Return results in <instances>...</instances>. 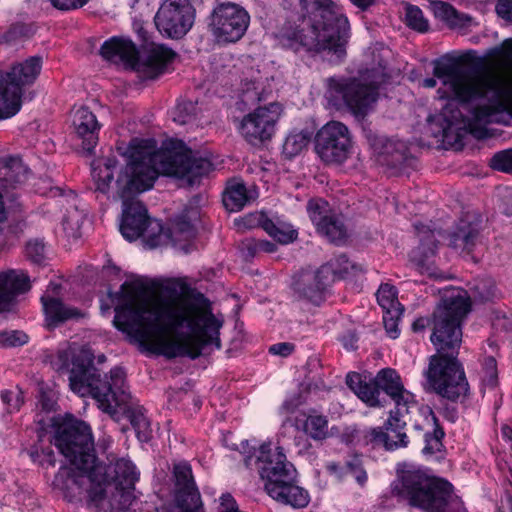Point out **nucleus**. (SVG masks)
<instances>
[{"label": "nucleus", "instance_id": "nucleus-1", "mask_svg": "<svg viewBox=\"0 0 512 512\" xmlns=\"http://www.w3.org/2000/svg\"><path fill=\"white\" fill-rule=\"evenodd\" d=\"M113 322L143 350L167 358L195 359L209 348H220L223 321L212 313L207 298L184 290L157 295L141 278L122 284Z\"/></svg>", "mask_w": 512, "mask_h": 512}, {"label": "nucleus", "instance_id": "nucleus-2", "mask_svg": "<svg viewBox=\"0 0 512 512\" xmlns=\"http://www.w3.org/2000/svg\"><path fill=\"white\" fill-rule=\"evenodd\" d=\"M501 73L465 69L461 58L444 56L434 62L433 75L422 81L425 88H437L439 101H446L440 113L429 117L438 126L433 134L447 138L462 131L478 134L488 123L507 124L512 119V38L489 52Z\"/></svg>", "mask_w": 512, "mask_h": 512}, {"label": "nucleus", "instance_id": "nucleus-3", "mask_svg": "<svg viewBox=\"0 0 512 512\" xmlns=\"http://www.w3.org/2000/svg\"><path fill=\"white\" fill-rule=\"evenodd\" d=\"M117 152L125 165L118 169L114 158L95 159L91 175L98 191L107 194L114 189L123 200L122 236L128 241L143 236L147 245L148 226L157 220L148 217L143 203L132 199L150 190L160 174L193 185L212 169V163L196 156L178 140H167L158 148L154 140L133 139L127 146H118Z\"/></svg>", "mask_w": 512, "mask_h": 512}, {"label": "nucleus", "instance_id": "nucleus-4", "mask_svg": "<svg viewBox=\"0 0 512 512\" xmlns=\"http://www.w3.org/2000/svg\"><path fill=\"white\" fill-rule=\"evenodd\" d=\"M92 362L91 350L75 345L60 349L52 360L57 370H70V388L74 393L81 397L91 395L99 408L112 416H126L139 440L148 441L151 435L150 423L143 407L126 391L123 369L113 368L109 379L102 380Z\"/></svg>", "mask_w": 512, "mask_h": 512}, {"label": "nucleus", "instance_id": "nucleus-5", "mask_svg": "<svg viewBox=\"0 0 512 512\" xmlns=\"http://www.w3.org/2000/svg\"><path fill=\"white\" fill-rule=\"evenodd\" d=\"M470 309L465 290H445L441 303L434 312L431 341L437 354L431 356L425 371L426 386L443 398L455 401L465 397L469 390L465 372L456 356L462 341L461 322Z\"/></svg>", "mask_w": 512, "mask_h": 512}, {"label": "nucleus", "instance_id": "nucleus-6", "mask_svg": "<svg viewBox=\"0 0 512 512\" xmlns=\"http://www.w3.org/2000/svg\"><path fill=\"white\" fill-rule=\"evenodd\" d=\"M303 15L286 22L276 37L279 44L294 51H329L338 58L345 54L350 38L349 20L333 0H300Z\"/></svg>", "mask_w": 512, "mask_h": 512}, {"label": "nucleus", "instance_id": "nucleus-7", "mask_svg": "<svg viewBox=\"0 0 512 512\" xmlns=\"http://www.w3.org/2000/svg\"><path fill=\"white\" fill-rule=\"evenodd\" d=\"M53 443L60 453L80 471L79 475H69L66 468L61 469L55 476L53 485L72 497L80 496L82 485L85 482L93 485V475L98 470L92 453L93 440L89 425L72 415H66L56 423Z\"/></svg>", "mask_w": 512, "mask_h": 512}, {"label": "nucleus", "instance_id": "nucleus-8", "mask_svg": "<svg viewBox=\"0 0 512 512\" xmlns=\"http://www.w3.org/2000/svg\"><path fill=\"white\" fill-rule=\"evenodd\" d=\"M397 474L394 491L411 506L424 512H466L449 482L430 476L414 464H399Z\"/></svg>", "mask_w": 512, "mask_h": 512}, {"label": "nucleus", "instance_id": "nucleus-9", "mask_svg": "<svg viewBox=\"0 0 512 512\" xmlns=\"http://www.w3.org/2000/svg\"><path fill=\"white\" fill-rule=\"evenodd\" d=\"M245 463L248 467L257 466L265 482L264 488L271 498L294 508L308 505L309 494L294 484L296 470L293 464L287 461L281 447L272 449L270 443H263L254 450L253 455L246 457Z\"/></svg>", "mask_w": 512, "mask_h": 512}, {"label": "nucleus", "instance_id": "nucleus-10", "mask_svg": "<svg viewBox=\"0 0 512 512\" xmlns=\"http://www.w3.org/2000/svg\"><path fill=\"white\" fill-rule=\"evenodd\" d=\"M383 71L363 73L359 78H330L326 98L338 109L347 108L356 116L365 115L378 97V86L384 82Z\"/></svg>", "mask_w": 512, "mask_h": 512}, {"label": "nucleus", "instance_id": "nucleus-11", "mask_svg": "<svg viewBox=\"0 0 512 512\" xmlns=\"http://www.w3.org/2000/svg\"><path fill=\"white\" fill-rule=\"evenodd\" d=\"M100 53L105 60L133 68L148 79H153L162 73L166 64L174 56L171 49L163 45H152L147 55L139 61L135 44L123 36H114L106 40L101 46Z\"/></svg>", "mask_w": 512, "mask_h": 512}, {"label": "nucleus", "instance_id": "nucleus-12", "mask_svg": "<svg viewBox=\"0 0 512 512\" xmlns=\"http://www.w3.org/2000/svg\"><path fill=\"white\" fill-rule=\"evenodd\" d=\"M42 67L40 57H30L12 66L0 85V119L16 115L21 108L23 89L34 83Z\"/></svg>", "mask_w": 512, "mask_h": 512}, {"label": "nucleus", "instance_id": "nucleus-13", "mask_svg": "<svg viewBox=\"0 0 512 512\" xmlns=\"http://www.w3.org/2000/svg\"><path fill=\"white\" fill-rule=\"evenodd\" d=\"M389 396L394 400L396 408L395 411L390 412V417L385 423V431L381 428H371L366 437L373 443L383 444L388 450H394L407 446V435L404 432L406 420L404 418L412 409L416 408L417 403L414 395L404 387Z\"/></svg>", "mask_w": 512, "mask_h": 512}, {"label": "nucleus", "instance_id": "nucleus-14", "mask_svg": "<svg viewBox=\"0 0 512 512\" xmlns=\"http://www.w3.org/2000/svg\"><path fill=\"white\" fill-rule=\"evenodd\" d=\"M198 217L195 209H189L174 218L168 227L164 228L160 221H152L148 226L147 246L156 248L171 245L175 249L188 253L191 250L195 229L193 221Z\"/></svg>", "mask_w": 512, "mask_h": 512}, {"label": "nucleus", "instance_id": "nucleus-15", "mask_svg": "<svg viewBox=\"0 0 512 512\" xmlns=\"http://www.w3.org/2000/svg\"><path fill=\"white\" fill-rule=\"evenodd\" d=\"M198 217L195 209H189L174 218L168 227L164 228L160 221H152L148 226L147 246L156 248L171 245L175 249L188 253L191 250L195 229L193 221Z\"/></svg>", "mask_w": 512, "mask_h": 512}, {"label": "nucleus", "instance_id": "nucleus-16", "mask_svg": "<svg viewBox=\"0 0 512 512\" xmlns=\"http://www.w3.org/2000/svg\"><path fill=\"white\" fill-rule=\"evenodd\" d=\"M250 15L239 4L227 1L217 3L211 13L210 31L219 43H234L246 33Z\"/></svg>", "mask_w": 512, "mask_h": 512}, {"label": "nucleus", "instance_id": "nucleus-17", "mask_svg": "<svg viewBox=\"0 0 512 512\" xmlns=\"http://www.w3.org/2000/svg\"><path fill=\"white\" fill-rule=\"evenodd\" d=\"M194 21L192 0H163L154 16L156 29L169 39L183 38L193 27Z\"/></svg>", "mask_w": 512, "mask_h": 512}, {"label": "nucleus", "instance_id": "nucleus-18", "mask_svg": "<svg viewBox=\"0 0 512 512\" xmlns=\"http://www.w3.org/2000/svg\"><path fill=\"white\" fill-rule=\"evenodd\" d=\"M353 141L346 125L339 121H329L316 135L315 150L327 164H342L352 154Z\"/></svg>", "mask_w": 512, "mask_h": 512}, {"label": "nucleus", "instance_id": "nucleus-19", "mask_svg": "<svg viewBox=\"0 0 512 512\" xmlns=\"http://www.w3.org/2000/svg\"><path fill=\"white\" fill-rule=\"evenodd\" d=\"M282 114L283 107L280 103L271 102L258 106L243 116L238 131L251 144L267 141L275 134Z\"/></svg>", "mask_w": 512, "mask_h": 512}, {"label": "nucleus", "instance_id": "nucleus-20", "mask_svg": "<svg viewBox=\"0 0 512 512\" xmlns=\"http://www.w3.org/2000/svg\"><path fill=\"white\" fill-rule=\"evenodd\" d=\"M346 384L359 399L371 407L381 404L379 389L390 395L403 388L400 376L395 370L389 368L379 371L373 382H367L358 373H349L346 376Z\"/></svg>", "mask_w": 512, "mask_h": 512}, {"label": "nucleus", "instance_id": "nucleus-21", "mask_svg": "<svg viewBox=\"0 0 512 512\" xmlns=\"http://www.w3.org/2000/svg\"><path fill=\"white\" fill-rule=\"evenodd\" d=\"M358 270H361L360 267L352 264L346 256L341 255L321 266L315 274H305L303 277L304 282L313 279L315 283L313 286L303 288L302 293L310 301L319 303L322 299V291L328 282L336 277H345L351 273H356Z\"/></svg>", "mask_w": 512, "mask_h": 512}, {"label": "nucleus", "instance_id": "nucleus-22", "mask_svg": "<svg viewBox=\"0 0 512 512\" xmlns=\"http://www.w3.org/2000/svg\"><path fill=\"white\" fill-rule=\"evenodd\" d=\"M28 175V168L19 157L4 156L0 158V194L6 201L15 203Z\"/></svg>", "mask_w": 512, "mask_h": 512}, {"label": "nucleus", "instance_id": "nucleus-23", "mask_svg": "<svg viewBox=\"0 0 512 512\" xmlns=\"http://www.w3.org/2000/svg\"><path fill=\"white\" fill-rule=\"evenodd\" d=\"M174 475L180 491L177 495L179 507L186 512H201L200 494L192 478L191 466L187 462H179L174 466Z\"/></svg>", "mask_w": 512, "mask_h": 512}, {"label": "nucleus", "instance_id": "nucleus-24", "mask_svg": "<svg viewBox=\"0 0 512 512\" xmlns=\"http://www.w3.org/2000/svg\"><path fill=\"white\" fill-rule=\"evenodd\" d=\"M30 289L28 275L22 270L0 272V311L8 308L12 299Z\"/></svg>", "mask_w": 512, "mask_h": 512}, {"label": "nucleus", "instance_id": "nucleus-25", "mask_svg": "<svg viewBox=\"0 0 512 512\" xmlns=\"http://www.w3.org/2000/svg\"><path fill=\"white\" fill-rule=\"evenodd\" d=\"M72 125L77 135L83 139V148L91 151L97 143V132L100 128L96 116L86 107L74 108Z\"/></svg>", "mask_w": 512, "mask_h": 512}, {"label": "nucleus", "instance_id": "nucleus-26", "mask_svg": "<svg viewBox=\"0 0 512 512\" xmlns=\"http://www.w3.org/2000/svg\"><path fill=\"white\" fill-rule=\"evenodd\" d=\"M56 289V284H50L46 294L41 298L46 321L49 326H56L61 322L82 316V313L78 309L67 306L59 299L49 295L50 291L54 293Z\"/></svg>", "mask_w": 512, "mask_h": 512}, {"label": "nucleus", "instance_id": "nucleus-27", "mask_svg": "<svg viewBox=\"0 0 512 512\" xmlns=\"http://www.w3.org/2000/svg\"><path fill=\"white\" fill-rule=\"evenodd\" d=\"M429 8L436 19L451 29H466L473 25V19L467 14L458 12L451 4L440 0L429 1Z\"/></svg>", "mask_w": 512, "mask_h": 512}, {"label": "nucleus", "instance_id": "nucleus-28", "mask_svg": "<svg viewBox=\"0 0 512 512\" xmlns=\"http://www.w3.org/2000/svg\"><path fill=\"white\" fill-rule=\"evenodd\" d=\"M257 197L258 191L255 186L247 188L241 181L234 180L225 190L223 203L229 211L234 212L242 209Z\"/></svg>", "mask_w": 512, "mask_h": 512}, {"label": "nucleus", "instance_id": "nucleus-29", "mask_svg": "<svg viewBox=\"0 0 512 512\" xmlns=\"http://www.w3.org/2000/svg\"><path fill=\"white\" fill-rule=\"evenodd\" d=\"M296 427L315 441H322L329 436L328 419L316 412L303 415L296 420Z\"/></svg>", "mask_w": 512, "mask_h": 512}, {"label": "nucleus", "instance_id": "nucleus-30", "mask_svg": "<svg viewBox=\"0 0 512 512\" xmlns=\"http://www.w3.org/2000/svg\"><path fill=\"white\" fill-rule=\"evenodd\" d=\"M261 225L269 236L281 244L291 243L297 237L296 230L279 218L264 219Z\"/></svg>", "mask_w": 512, "mask_h": 512}, {"label": "nucleus", "instance_id": "nucleus-31", "mask_svg": "<svg viewBox=\"0 0 512 512\" xmlns=\"http://www.w3.org/2000/svg\"><path fill=\"white\" fill-rule=\"evenodd\" d=\"M477 230L470 224L463 223L457 231L451 235L450 244L458 251L470 252L475 244Z\"/></svg>", "mask_w": 512, "mask_h": 512}, {"label": "nucleus", "instance_id": "nucleus-32", "mask_svg": "<svg viewBox=\"0 0 512 512\" xmlns=\"http://www.w3.org/2000/svg\"><path fill=\"white\" fill-rule=\"evenodd\" d=\"M377 301L384 312H389L392 315H402L403 307L397 299V291L393 286L389 284L381 285L377 291Z\"/></svg>", "mask_w": 512, "mask_h": 512}, {"label": "nucleus", "instance_id": "nucleus-33", "mask_svg": "<svg viewBox=\"0 0 512 512\" xmlns=\"http://www.w3.org/2000/svg\"><path fill=\"white\" fill-rule=\"evenodd\" d=\"M420 241V246L416 250L412 251L411 259L418 266L423 268L426 261L434 255L437 245L434 233L430 230L423 232Z\"/></svg>", "mask_w": 512, "mask_h": 512}, {"label": "nucleus", "instance_id": "nucleus-34", "mask_svg": "<svg viewBox=\"0 0 512 512\" xmlns=\"http://www.w3.org/2000/svg\"><path fill=\"white\" fill-rule=\"evenodd\" d=\"M318 232L325 236L330 242L340 244L346 238V228L340 217L332 215L319 228Z\"/></svg>", "mask_w": 512, "mask_h": 512}, {"label": "nucleus", "instance_id": "nucleus-35", "mask_svg": "<svg viewBox=\"0 0 512 512\" xmlns=\"http://www.w3.org/2000/svg\"><path fill=\"white\" fill-rule=\"evenodd\" d=\"M309 135L304 131H297L290 133L283 144V154L292 158L300 154L303 149L308 145Z\"/></svg>", "mask_w": 512, "mask_h": 512}, {"label": "nucleus", "instance_id": "nucleus-36", "mask_svg": "<svg viewBox=\"0 0 512 512\" xmlns=\"http://www.w3.org/2000/svg\"><path fill=\"white\" fill-rule=\"evenodd\" d=\"M85 212L79 210L76 207H72L67 211V214L64 216L62 221V226L65 234L68 237H78L80 233V228L85 219Z\"/></svg>", "mask_w": 512, "mask_h": 512}, {"label": "nucleus", "instance_id": "nucleus-37", "mask_svg": "<svg viewBox=\"0 0 512 512\" xmlns=\"http://www.w3.org/2000/svg\"><path fill=\"white\" fill-rule=\"evenodd\" d=\"M307 211L316 228H319L332 216L330 215L328 202L320 198L310 200L307 205Z\"/></svg>", "mask_w": 512, "mask_h": 512}, {"label": "nucleus", "instance_id": "nucleus-38", "mask_svg": "<svg viewBox=\"0 0 512 512\" xmlns=\"http://www.w3.org/2000/svg\"><path fill=\"white\" fill-rule=\"evenodd\" d=\"M405 23L408 27L420 33H425L429 29V22L424 17L420 8L413 5H407L405 9Z\"/></svg>", "mask_w": 512, "mask_h": 512}, {"label": "nucleus", "instance_id": "nucleus-39", "mask_svg": "<svg viewBox=\"0 0 512 512\" xmlns=\"http://www.w3.org/2000/svg\"><path fill=\"white\" fill-rule=\"evenodd\" d=\"M114 471L117 479L122 480L126 484H133L139 476L135 465L128 459H119L115 463Z\"/></svg>", "mask_w": 512, "mask_h": 512}, {"label": "nucleus", "instance_id": "nucleus-40", "mask_svg": "<svg viewBox=\"0 0 512 512\" xmlns=\"http://www.w3.org/2000/svg\"><path fill=\"white\" fill-rule=\"evenodd\" d=\"M490 166L494 170L512 173V149L496 153L490 160Z\"/></svg>", "mask_w": 512, "mask_h": 512}, {"label": "nucleus", "instance_id": "nucleus-41", "mask_svg": "<svg viewBox=\"0 0 512 512\" xmlns=\"http://www.w3.org/2000/svg\"><path fill=\"white\" fill-rule=\"evenodd\" d=\"M1 399L9 413L18 411L23 404L22 391L18 388L3 391L1 393Z\"/></svg>", "mask_w": 512, "mask_h": 512}, {"label": "nucleus", "instance_id": "nucleus-42", "mask_svg": "<svg viewBox=\"0 0 512 512\" xmlns=\"http://www.w3.org/2000/svg\"><path fill=\"white\" fill-rule=\"evenodd\" d=\"M28 342V336L21 331H7L0 333V346L16 347Z\"/></svg>", "mask_w": 512, "mask_h": 512}, {"label": "nucleus", "instance_id": "nucleus-43", "mask_svg": "<svg viewBox=\"0 0 512 512\" xmlns=\"http://www.w3.org/2000/svg\"><path fill=\"white\" fill-rule=\"evenodd\" d=\"M482 381L488 387H494L496 385L497 364L493 357H488L484 361Z\"/></svg>", "mask_w": 512, "mask_h": 512}, {"label": "nucleus", "instance_id": "nucleus-44", "mask_svg": "<svg viewBox=\"0 0 512 512\" xmlns=\"http://www.w3.org/2000/svg\"><path fill=\"white\" fill-rule=\"evenodd\" d=\"M45 246L41 241H29L26 245L27 256L35 263H40L44 258Z\"/></svg>", "mask_w": 512, "mask_h": 512}, {"label": "nucleus", "instance_id": "nucleus-45", "mask_svg": "<svg viewBox=\"0 0 512 512\" xmlns=\"http://www.w3.org/2000/svg\"><path fill=\"white\" fill-rule=\"evenodd\" d=\"M401 315H392L389 312H384L383 323L388 336L396 339L399 336L398 320Z\"/></svg>", "mask_w": 512, "mask_h": 512}, {"label": "nucleus", "instance_id": "nucleus-46", "mask_svg": "<svg viewBox=\"0 0 512 512\" xmlns=\"http://www.w3.org/2000/svg\"><path fill=\"white\" fill-rule=\"evenodd\" d=\"M444 433L440 429H435L432 436L426 435V446L423 449L424 453L432 454L440 451L442 447L441 438Z\"/></svg>", "mask_w": 512, "mask_h": 512}, {"label": "nucleus", "instance_id": "nucleus-47", "mask_svg": "<svg viewBox=\"0 0 512 512\" xmlns=\"http://www.w3.org/2000/svg\"><path fill=\"white\" fill-rule=\"evenodd\" d=\"M193 108L191 102L178 104L174 111L173 120L181 125L191 122L192 116L188 112Z\"/></svg>", "mask_w": 512, "mask_h": 512}, {"label": "nucleus", "instance_id": "nucleus-48", "mask_svg": "<svg viewBox=\"0 0 512 512\" xmlns=\"http://www.w3.org/2000/svg\"><path fill=\"white\" fill-rule=\"evenodd\" d=\"M476 293L482 300H491L495 296V284L492 280H484L475 287Z\"/></svg>", "mask_w": 512, "mask_h": 512}, {"label": "nucleus", "instance_id": "nucleus-49", "mask_svg": "<svg viewBox=\"0 0 512 512\" xmlns=\"http://www.w3.org/2000/svg\"><path fill=\"white\" fill-rule=\"evenodd\" d=\"M218 512H240L235 499L229 493H224L219 498Z\"/></svg>", "mask_w": 512, "mask_h": 512}, {"label": "nucleus", "instance_id": "nucleus-50", "mask_svg": "<svg viewBox=\"0 0 512 512\" xmlns=\"http://www.w3.org/2000/svg\"><path fill=\"white\" fill-rule=\"evenodd\" d=\"M347 471H349L348 476H352L356 482L363 486L367 481V473L363 470L359 463H346Z\"/></svg>", "mask_w": 512, "mask_h": 512}, {"label": "nucleus", "instance_id": "nucleus-51", "mask_svg": "<svg viewBox=\"0 0 512 512\" xmlns=\"http://www.w3.org/2000/svg\"><path fill=\"white\" fill-rule=\"evenodd\" d=\"M326 470L338 481L345 480L349 473L346 468V463L341 465L336 462H329L326 464Z\"/></svg>", "mask_w": 512, "mask_h": 512}, {"label": "nucleus", "instance_id": "nucleus-52", "mask_svg": "<svg viewBox=\"0 0 512 512\" xmlns=\"http://www.w3.org/2000/svg\"><path fill=\"white\" fill-rule=\"evenodd\" d=\"M371 145L378 156L390 154L393 150L392 143L384 137H375Z\"/></svg>", "mask_w": 512, "mask_h": 512}, {"label": "nucleus", "instance_id": "nucleus-53", "mask_svg": "<svg viewBox=\"0 0 512 512\" xmlns=\"http://www.w3.org/2000/svg\"><path fill=\"white\" fill-rule=\"evenodd\" d=\"M89 0H50L51 4L59 10H72L84 6Z\"/></svg>", "mask_w": 512, "mask_h": 512}, {"label": "nucleus", "instance_id": "nucleus-54", "mask_svg": "<svg viewBox=\"0 0 512 512\" xmlns=\"http://www.w3.org/2000/svg\"><path fill=\"white\" fill-rule=\"evenodd\" d=\"M496 12L501 18L512 22V0H500L496 5Z\"/></svg>", "mask_w": 512, "mask_h": 512}, {"label": "nucleus", "instance_id": "nucleus-55", "mask_svg": "<svg viewBox=\"0 0 512 512\" xmlns=\"http://www.w3.org/2000/svg\"><path fill=\"white\" fill-rule=\"evenodd\" d=\"M252 87L248 86L244 89V98L246 100L261 101L265 98V93L260 91L259 83L253 82Z\"/></svg>", "mask_w": 512, "mask_h": 512}, {"label": "nucleus", "instance_id": "nucleus-56", "mask_svg": "<svg viewBox=\"0 0 512 512\" xmlns=\"http://www.w3.org/2000/svg\"><path fill=\"white\" fill-rule=\"evenodd\" d=\"M43 458L40 457L39 453L37 451L31 452V457L34 462H38L41 465H49L54 466L55 459H54V453L51 449H48L47 451H42Z\"/></svg>", "mask_w": 512, "mask_h": 512}, {"label": "nucleus", "instance_id": "nucleus-57", "mask_svg": "<svg viewBox=\"0 0 512 512\" xmlns=\"http://www.w3.org/2000/svg\"><path fill=\"white\" fill-rule=\"evenodd\" d=\"M294 346L291 343H276L270 346L269 352L274 355L286 357L293 352Z\"/></svg>", "mask_w": 512, "mask_h": 512}, {"label": "nucleus", "instance_id": "nucleus-58", "mask_svg": "<svg viewBox=\"0 0 512 512\" xmlns=\"http://www.w3.org/2000/svg\"><path fill=\"white\" fill-rule=\"evenodd\" d=\"M88 494L89 498L93 502H98L99 500H101L104 496V488L102 484L98 482L97 484L93 485L91 489L88 491Z\"/></svg>", "mask_w": 512, "mask_h": 512}, {"label": "nucleus", "instance_id": "nucleus-59", "mask_svg": "<svg viewBox=\"0 0 512 512\" xmlns=\"http://www.w3.org/2000/svg\"><path fill=\"white\" fill-rule=\"evenodd\" d=\"M349 2L361 11H367L376 5L378 0H349Z\"/></svg>", "mask_w": 512, "mask_h": 512}, {"label": "nucleus", "instance_id": "nucleus-60", "mask_svg": "<svg viewBox=\"0 0 512 512\" xmlns=\"http://www.w3.org/2000/svg\"><path fill=\"white\" fill-rule=\"evenodd\" d=\"M342 343L347 350H353L356 348L357 338L354 334L348 333L342 337Z\"/></svg>", "mask_w": 512, "mask_h": 512}, {"label": "nucleus", "instance_id": "nucleus-61", "mask_svg": "<svg viewBox=\"0 0 512 512\" xmlns=\"http://www.w3.org/2000/svg\"><path fill=\"white\" fill-rule=\"evenodd\" d=\"M257 248L265 251V252H274L275 251V245L271 242L260 240L257 243Z\"/></svg>", "mask_w": 512, "mask_h": 512}, {"label": "nucleus", "instance_id": "nucleus-62", "mask_svg": "<svg viewBox=\"0 0 512 512\" xmlns=\"http://www.w3.org/2000/svg\"><path fill=\"white\" fill-rule=\"evenodd\" d=\"M501 433L504 439L512 441V428L509 426H503L501 429Z\"/></svg>", "mask_w": 512, "mask_h": 512}, {"label": "nucleus", "instance_id": "nucleus-63", "mask_svg": "<svg viewBox=\"0 0 512 512\" xmlns=\"http://www.w3.org/2000/svg\"><path fill=\"white\" fill-rule=\"evenodd\" d=\"M425 327V321L424 319H418L417 321H415L413 323V329L414 330H419V329H423Z\"/></svg>", "mask_w": 512, "mask_h": 512}, {"label": "nucleus", "instance_id": "nucleus-64", "mask_svg": "<svg viewBox=\"0 0 512 512\" xmlns=\"http://www.w3.org/2000/svg\"><path fill=\"white\" fill-rule=\"evenodd\" d=\"M421 411H422L423 414H429L431 416V420L434 423H436V417H435V415H434V413H433V411L431 410L430 407H424V408L421 409Z\"/></svg>", "mask_w": 512, "mask_h": 512}]
</instances>
